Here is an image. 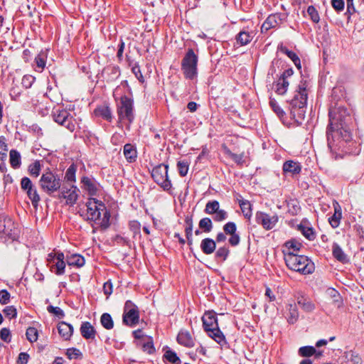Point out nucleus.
Segmentation results:
<instances>
[{"mask_svg": "<svg viewBox=\"0 0 364 364\" xmlns=\"http://www.w3.org/2000/svg\"><path fill=\"white\" fill-rule=\"evenodd\" d=\"M307 87L308 81L301 79L292 97L287 100L290 117L297 125H301L305 117L308 99Z\"/></svg>", "mask_w": 364, "mask_h": 364, "instance_id": "nucleus-2", "label": "nucleus"}, {"mask_svg": "<svg viewBox=\"0 0 364 364\" xmlns=\"http://www.w3.org/2000/svg\"><path fill=\"white\" fill-rule=\"evenodd\" d=\"M289 82L286 80H280L279 78L278 81L275 83V92L278 95H284L289 87Z\"/></svg>", "mask_w": 364, "mask_h": 364, "instance_id": "nucleus-42", "label": "nucleus"}, {"mask_svg": "<svg viewBox=\"0 0 364 364\" xmlns=\"http://www.w3.org/2000/svg\"><path fill=\"white\" fill-rule=\"evenodd\" d=\"M216 248L215 241L210 237H206L201 240L200 249L205 255H211Z\"/></svg>", "mask_w": 364, "mask_h": 364, "instance_id": "nucleus-32", "label": "nucleus"}, {"mask_svg": "<svg viewBox=\"0 0 364 364\" xmlns=\"http://www.w3.org/2000/svg\"><path fill=\"white\" fill-rule=\"evenodd\" d=\"M51 115L55 122L65 127L70 132H73L75 129V119L67 109L61 107H54Z\"/></svg>", "mask_w": 364, "mask_h": 364, "instance_id": "nucleus-12", "label": "nucleus"}, {"mask_svg": "<svg viewBox=\"0 0 364 364\" xmlns=\"http://www.w3.org/2000/svg\"><path fill=\"white\" fill-rule=\"evenodd\" d=\"M298 229L301 232L302 235L309 241H313L316 238L315 232L311 227H306L302 224L298 225Z\"/></svg>", "mask_w": 364, "mask_h": 364, "instance_id": "nucleus-40", "label": "nucleus"}, {"mask_svg": "<svg viewBox=\"0 0 364 364\" xmlns=\"http://www.w3.org/2000/svg\"><path fill=\"white\" fill-rule=\"evenodd\" d=\"M81 336L86 340H95L97 331L89 321L82 322L80 328Z\"/></svg>", "mask_w": 364, "mask_h": 364, "instance_id": "nucleus-19", "label": "nucleus"}, {"mask_svg": "<svg viewBox=\"0 0 364 364\" xmlns=\"http://www.w3.org/2000/svg\"><path fill=\"white\" fill-rule=\"evenodd\" d=\"M177 342L186 348H192L195 345L194 339L186 330H181L176 338Z\"/></svg>", "mask_w": 364, "mask_h": 364, "instance_id": "nucleus-24", "label": "nucleus"}, {"mask_svg": "<svg viewBox=\"0 0 364 364\" xmlns=\"http://www.w3.org/2000/svg\"><path fill=\"white\" fill-rule=\"evenodd\" d=\"M129 228L133 233V237H141V223L138 220H131L129 223Z\"/></svg>", "mask_w": 364, "mask_h": 364, "instance_id": "nucleus-48", "label": "nucleus"}, {"mask_svg": "<svg viewBox=\"0 0 364 364\" xmlns=\"http://www.w3.org/2000/svg\"><path fill=\"white\" fill-rule=\"evenodd\" d=\"M5 316L9 320L16 318L17 316V309L14 306H7L3 309Z\"/></svg>", "mask_w": 364, "mask_h": 364, "instance_id": "nucleus-53", "label": "nucleus"}, {"mask_svg": "<svg viewBox=\"0 0 364 364\" xmlns=\"http://www.w3.org/2000/svg\"><path fill=\"white\" fill-rule=\"evenodd\" d=\"M47 311L48 313L54 314L58 318L65 317V313L60 307L49 305L47 306Z\"/></svg>", "mask_w": 364, "mask_h": 364, "instance_id": "nucleus-57", "label": "nucleus"}, {"mask_svg": "<svg viewBox=\"0 0 364 364\" xmlns=\"http://www.w3.org/2000/svg\"><path fill=\"white\" fill-rule=\"evenodd\" d=\"M302 169L300 162L294 160H287L282 166V173L284 176H290L293 178H297Z\"/></svg>", "mask_w": 364, "mask_h": 364, "instance_id": "nucleus-16", "label": "nucleus"}, {"mask_svg": "<svg viewBox=\"0 0 364 364\" xmlns=\"http://www.w3.org/2000/svg\"><path fill=\"white\" fill-rule=\"evenodd\" d=\"M177 168L181 176L184 177L187 175L189 169V164L186 161H179L177 163Z\"/></svg>", "mask_w": 364, "mask_h": 364, "instance_id": "nucleus-51", "label": "nucleus"}, {"mask_svg": "<svg viewBox=\"0 0 364 364\" xmlns=\"http://www.w3.org/2000/svg\"><path fill=\"white\" fill-rule=\"evenodd\" d=\"M254 31L244 29L240 31L235 36L237 43L241 46H246L250 43L255 36Z\"/></svg>", "mask_w": 364, "mask_h": 364, "instance_id": "nucleus-21", "label": "nucleus"}, {"mask_svg": "<svg viewBox=\"0 0 364 364\" xmlns=\"http://www.w3.org/2000/svg\"><path fill=\"white\" fill-rule=\"evenodd\" d=\"M94 114L96 117H101L109 122H112L113 119L112 112L108 105H98L94 109Z\"/></svg>", "mask_w": 364, "mask_h": 364, "instance_id": "nucleus-20", "label": "nucleus"}, {"mask_svg": "<svg viewBox=\"0 0 364 364\" xmlns=\"http://www.w3.org/2000/svg\"><path fill=\"white\" fill-rule=\"evenodd\" d=\"M46 53L41 51L35 58V63L38 68L43 69L46 66Z\"/></svg>", "mask_w": 364, "mask_h": 364, "instance_id": "nucleus-50", "label": "nucleus"}, {"mask_svg": "<svg viewBox=\"0 0 364 364\" xmlns=\"http://www.w3.org/2000/svg\"><path fill=\"white\" fill-rule=\"evenodd\" d=\"M346 11L345 13V16L347 18L348 22L350 21V17L353 14H355L357 12V10L355 9L354 4H353V0H346Z\"/></svg>", "mask_w": 364, "mask_h": 364, "instance_id": "nucleus-55", "label": "nucleus"}, {"mask_svg": "<svg viewBox=\"0 0 364 364\" xmlns=\"http://www.w3.org/2000/svg\"><path fill=\"white\" fill-rule=\"evenodd\" d=\"M220 208V203L218 200H210L205 205V213L209 215H213Z\"/></svg>", "mask_w": 364, "mask_h": 364, "instance_id": "nucleus-47", "label": "nucleus"}, {"mask_svg": "<svg viewBox=\"0 0 364 364\" xmlns=\"http://www.w3.org/2000/svg\"><path fill=\"white\" fill-rule=\"evenodd\" d=\"M334 209V214L328 218V222L333 228H336L340 225L342 213L340 206L335 207Z\"/></svg>", "mask_w": 364, "mask_h": 364, "instance_id": "nucleus-39", "label": "nucleus"}, {"mask_svg": "<svg viewBox=\"0 0 364 364\" xmlns=\"http://www.w3.org/2000/svg\"><path fill=\"white\" fill-rule=\"evenodd\" d=\"M223 231L226 235L237 232V225L234 222H228L223 225Z\"/></svg>", "mask_w": 364, "mask_h": 364, "instance_id": "nucleus-61", "label": "nucleus"}, {"mask_svg": "<svg viewBox=\"0 0 364 364\" xmlns=\"http://www.w3.org/2000/svg\"><path fill=\"white\" fill-rule=\"evenodd\" d=\"M124 156L128 163H134L137 159V150L135 145L127 143L123 148Z\"/></svg>", "mask_w": 364, "mask_h": 364, "instance_id": "nucleus-27", "label": "nucleus"}, {"mask_svg": "<svg viewBox=\"0 0 364 364\" xmlns=\"http://www.w3.org/2000/svg\"><path fill=\"white\" fill-rule=\"evenodd\" d=\"M316 353V348L311 346H306L299 349V354L302 357H311Z\"/></svg>", "mask_w": 364, "mask_h": 364, "instance_id": "nucleus-49", "label": "nucleus"}, {"mask_svg": "<svg viewBox=\"0 0 364 364\" xmlns=\"http://www.w3.org/2000/svg\"><path fill=\"white\" fill-rule=\"evenodd\" d=\"M21 230L18 224L5 214H0V238L6 241H18L20 237Z\"/></svg>", "mask_w": 364, "mask_h": 364, "instance_id": "nucleus-8", "label": "nucleus"}, {"mask_svg": "<svg viewBox=\"0 0 364 364\" xmlns=\"http://www.w3.org/2000/svg\"><path fill=\"white\" fill-rule=\"evenodd\" d=\"M0 338L9 343L11 341V333L8 328H3L0 330Z\"/></svg>", "mask_w": 364, "mask_h": 364, "instance_id": "nucleus-63", "label": "nucleus"}, {"mask_svg": "<svg viewBox=\"0 0 364 364\" xmlns=\"http://www.w3.org/2000/svg\"><path fill=\"white\" fill-rule=\"evenodd\" d=\"M9 163L11 166L17 169L21 167V156L19 151L16 149H11L9 152Z\"/></svg>", "mask_w": 364, "mask_h": 364, "instance_id": "nucleus-36", "label": "nucleus"}, {"mask_svg": "<svg viewBox=\"0 0 364 364\" xmlns=\"http://www.w3.org/2000/svg\"><path fill=\"white\" fill-rule=\"evenodd\" d=\"M332 255L333 257L342 264H347L349 262V259L347 255L343 252L340 245L333 242L332 245Z\"/></svg>", "mask_w": 364, "mask_h": 364, "instance_id": "nucleus-29", "label": "nucleus"}, {"mask_svg": "<svg viewBox=\"0 0 364 364\" xmlns=\"http://www.w3.org/2000/svg\"><path fill=\"white\" fill-rule=\"evenodd\" d=\"M101 325L107 330H111L114 327V321L109 313H104L100 316Z\"/></svg>", "mask_w": 364, "mask_h": 364, "instance_id": "nucleus-41", "label": "nucleus"}, {"mask_svg": "<svg viewBox=\"0 0 364 364\" xmlns=\"http://www.w3.org/2000/svg\"><path fill=\"white\" fill-rule=\"evenodd\" d=\"M21 188L26 193L33 207L36 210L41 201V197L38 193L36 186L28 177L24 176L21 180Z\"/></svg>", "mask_w": 364, "mask_h": 364, "instance_id": "nucleus-13", "label": "nucleus"}, {"mask_svg": "<svg viewBox=\"0 0 364 364\" xmlns=\"http://www.w3.org/2000/svg\"><path fill=\"white\" fill-rule=\"evenodd\" d=\"M66 355L68 359H79L82 357V353L80 352V350L75 348H70L67 349L66 351Z\"/></svg>", "mask_w": 364, "mask_h": 364, "instance_id": "nucleus-54", "label": "nucleus"}, {"mask_svg": "<svg viewBox=\"0 0 364 364\" xmlns=\"http://www.w3.org/2000/svg\"><path fill=\"white\" fill-rule=\"evenodd\" d=\"M198 227L203 232L208 233L213 230V225L210 218H203L200 220Z\"/></svg>", "mask_w": 364, "mask_h": 364, "instance_id": "nucleus-43", "label": "nucleus"}, {"mask_svg": "<svg viewBox=\"0 0 364 364\" xmlns=\"http://www.w3.org/2000/svg\"><path fill=\"white\" fill-rule=\"evenodd\" d=\"M82 188L85 190L90 198L96 196L100 190V184L93 178L82 176L81 178Z\"/></svg>", "mask_w": 364, "mask_h": 364, "instance_id": "nucleus-17", "label": "nucleus"}, {"mask_svg": "<svg viewBox=\"0 0 364 364\" xmlns=\"http://www.w3.org/2000/svg\"><path fill=\"white\" fill-rule=\"evenodd\" d=\"M284 259L290 270L301 274H311L315 270L314 263L307 256L293 253V252H284Z\"/></svg>", "mask_w": 364, "mask_h": 364, "instance_id": "nucleus-5", "label": "nucleus"}, {"mask_svg": "<svg viewBox=\"0 0 364 364\" xmlns=\"http://www.w3.org/2000/svg\"><path fill=\"white\" fill-rule=\"evenodd\" d=\"M201 320L203 330L208 336L221 346L228 344L225 335L219 328L217 314L213 310L206 311Z\"/></svg>", "mask_w": 364, "mask_h": 364, "instance_id": "nucleus-6", "label": "nucleus"}, {"mask_svg": "<svg viewBox=\"0 0 364 364\" xmlns=\"http://www.w3.org/2000/svg\"><path fill=\"white\" fill-rule=\"evenodd\" d=\"M286 318L289 324H294L299 319V311L296 304H289L287 306Z\"/></svg>", "mask_w": 364, "mask_h": 364, "instance_id": "nucleus-30", "label": "nucleus"}, {"mask_svg": "<svg viewBox=\"0 0 364 364\" xmlns=\"http://www.w3.org/2000/svg\"><path fill=\"white\" fill-rule=\"evenodd\" d=\"M198 55L188 48L181 60V70L186 79L193 80L198 75Z\"/></svg>", "mask_w": 364, "mask_h": 364, "instance_id": "nucleus-9", "label": "nucleus"}, {"mask_svg": "<svg viewBox=\"0 0 364 364\" xmlns=\"http://www.w3.org/2000/svg\"><path fill=\"white\" fill-rule=\"evenodd\" d=\"M307 13H308L309 16H310L311 20L314 23L319 22L320 16H319L318 12L314 6H309L307 8Z\"/></svg>", "mask_w": 364, "mask_h": 364, "instance_id": "nucleus-56", "label": "nucleus"}, {"mask_svg": "<svg viewBox=\"0 0 364 364\" xmlns=\"http://www.w3.org/2000/svg\"><path fill=\"white\" fill-rule=\"evenodd\" d=\"M278 216L277 215H269V214L257 211L255 213V221L257 224L261 225L266 230L274 228L278 222Z\"/></svg>", "mask_w": 364, "mask_h": 364, "instance_id": "nucleus-15", "label": "nucleus"}, {"mask_svg": "<svg viewBox=\"0 0 364 364\" xmlns=\"http://www.w3.org/2000/svg\"><path fill=\"white\" fill-rule=\"evenodd\" d=\"M85 205L87 221L97 223L104 230L109 228L111 213L102 201L95 198H89Z\"/></svg>", "mask_w": 364, "mask_h": 364, "instance_id": "nucleus-4", "label": "nucleus"}, {"mask_svg": "<svg viewBox=\"0 0 364 364\" xmlns=\"http://www.w3.org/2000/svg\"><path fill=\"white\" fill-rule=\"evenodd\" d=\"M135 344L137 347H140L142 350L149 355L154 354L156 349L154 345L153 338L151 336H145L141 341H136Z\"/></svg>", "mask_w": 364, "mask_h": 364, "instance_id": "nucleus-22", "label": "nucleus"}, {"mask_svg": "<svg viewBox=\"0 0 364 364\" xmlns=\"http://www.w3.org/2000/svg\"><path fill=\"white\" fill-rule=\"evenodd\" d=\"M230 254V250L228 247L223 246L219 247L215 253V259H220L221 261L224 262L227 259L228 257V255Z\"/></svg>", "mask_w": 364, "mask_h": 364, "instance_id": "nucleus-46", "label": "nucleus"}, {"mask_svg": "<svg viewBox=\"0 0 364 364\" xmlns=\"http://www.w3.org/2000/svg\"><path fill=\"white\" fill-rule=\"evenodd\" d=\"M168 165L161 164L154 167L151 171V177L154 182L166 191H170L172 188L171 181L168 176Z\"/></svg>", "mask_w": 364, "mask_h": 364, "instance_id": "nucleus-11", "label": "nucleus"}, {"mask_svg": "<svg viewBox=\"0 0 364 364\" xmlns=\"http://www.w3.org/2000/svg\"><path fill=\"white\" fill-rule=\"evenodd\" d=\"M68 191H69V192L67 194L65 204L69 206H73L78 200L80 190L76 186L72 185L70 188H68Z\"/></svg>", "mask_w": 364, "mask_h": 364, "instance_id": "nucleus-34", "label": "nucleus"}, {"mask_svg": "<svg viewBox=\"0 0 364 364\" xmlns=\"http://www.w3.org/2000/svg\"><path fill=\"white\" fill-rule=\"evenodd\" d=\"M287 14L274 13L269 15L261 26V32L265 33L270 28H274L287 21Z\"/></svg>", "mask_w": 364, "mask_h": 364, "instance_id": "nucleus-14", "label": "nucleus"}, {"mask_svg": "<svg viewBox=\"0 0 364 364\" xmlns=\"http://www.w3.org/2000/svg\"><path fill=\"white\" fill-rule=\"evenodd\" d=\"M77 171V165L73 163L65 171V180L67 182H75V173Z\"/></svg>", "mask_w": 364, "mask_h": 364, "instance_id": "nucleus-45", "label": "nucleus"}, {"mask_svg": "<svg viewBox=\"0 0 364 364\" xmlns=\"http://www.w3.org/2000/svg\"><path fill=\"white\" fill-rule=\"evenodd\" d=\"M103 73L106 81L107 82H112L119 77L121 71L119 66L110 65L104 69Z\"/></svg>", "mask_w": 364, "mask_h": 364, "instance_id": "nucleus-23", "label": "nucleus"}, {"mask_svg": "<svg viewBox=\"0 0 364 364\" xmlns=\"http://www.w3.org/2000/svg\"><path fill=\"white\" fill-rule=\"evenodd\" d=\"M297 304L305 312H312L316 306L314 303L307 296L303 294H299L296 297Z\"/></svg>", "mask_w": 364, "mask_h": 364, "instance_id": "nucleus-26", "label": "nucleus"}, {"mask_svg": "<svg viewBox=\"0 0 364 364\" xmlns=\"http://www.w3.org/2000/svg\"><path fill=\"white\" fill-rule=\"evenodd\" d=\"M26 336L29 342H36L38 340V330L35 327H28L26 330Z\"/></svg>", "mask_w": 364, "mask_h": 364, "instance_id": "nucleus-52", "label": "nucleus"}, {"mask_svg": "<svg viewBox=\"0 0 364 364\" xmlns=\"http://www.w3.org/2000/svg\"><path fill=\"white\" fill-rule=\"evenodd\" d=\"M213 215V220L215 222H221L226 220L228 217L227 211L220 208Z\"/></svg>", "mask_w": 364, "mask_h": 364, "instance_id": "nucleus-60", "label": "nucleus"}, {"mask_svg": "<svg viewBox=\"0 0 364 364\" xmlns=\"http://www.w3.org/2000/svg\"><path fill=\"white\" fill-rule=\"evenodd\" d=\"M269 105L274 112L277 115V117L281 119L283 124H285L286 119V112L283 110L282 108L278 105L277 102L275 99L270 97L269 98Z\"/></svg>", "mask_w": 364, "mask_h": 364, "instance_id": "nucleus-37", "label": "nucleus"}, {"mask_svg": "<svg viewBox=\"0 0 364 364\" xmlns=\"http://www.w3.org/2000/svg\"><path fill=\"white\" fill-rule=\"evenodd\" d=\"M66 263L68 266L77 267L78 268L85 265V259L83 256L78 254H72L65 257Z\"/></svg>", "mask_w": 364, "mask_h": 364, "instance_id": "nucleus-31", "label": "nucleus"}, {"mask_svg": "<svg viewBox=\"0 0 364 364\" xmlns=\"http://www.w3.org/2000/svg\"><path fill=\"white\" fill-rule=\"evenodd\" d=\"M288 207H289V212L292 215H297L300 210H301V208L300 206L299 205V203L296 200H291V202H289L288 203Z\"/></svg>", "mask_w": 364, "mask_h": 364, "instance_id": "nucleus-62", "label": "nucleus"}, {"mask_svg": "<svg viewBox=\"0 0 364 364\" xmlns=\"http://www.w3.org/2000/svg\"><path fill=\"white\" fill-rule=\"evenodd\" d=\"M278 49L283 53L286 54L293 62L294 60L296 61V59L299 58L297 54L292 50H289L286 46H284L281 44Z\"/></svg>", "mask_w": 364, "mask_h": 364, "instance_id": "nucleus-59", "label": "nucleus"}, {"mask_svg": "<svg viewBox=\"0 0 364 364\" xmlns=\"http://www.w3.org/2000/svg\"><path fill=\"white\" fill-rule=\"evenodd\" d=\"M163 360L169 362L171 364H181V360L176 353L168 348L163 355Z\"/></svg>", "mask_w": 364, "mask_h": 364, "instance_id": "nucleus-38", "label": "nucleus"}, {"mask_svg": "<svg viewBox=\"0 0 364 364\" xmlns=\"http://www.w3.org/2000/svg\"><path fill=\"white\" fill-rule=\"evenodd\" d=\"M65 257L63 252L58 251L57 259L49 265L50 270L56 275L64 274L65 265L67 264L66 262H65Z\"/></svg>", "mask_w": 364, "mask_h": 364, "instance_id": "nucleus-18", "label": "nucleus"}, {"mask_svg": "<svg viewBox=\"0 0 364 364\" xmlns=\"http://www.w3.org/2000/svg\"><path fill=\"white\" fill-rule=\"evenodd\" d=\"M36 77L31 75H26L23 77L21 80V85L26 89L31 88L32 85L34 83Z\"/></svg>", "mask_w": 364, "mask_h": 364, "instance_id": "nucleus-58", "label": "nucleus"}, {"mask_svg": "<svg viewBox=\"0 0 364 364\" xmlns=\"http://www.w3.org/2000/svg\"><path fill=\"white\" fill-rule=\"evenodd\" d=\"M283 247L284 249L282 250V253L284 255V252H293V253H295L300 251L303 245L296 239L292 238L286 241Z\"/></svg>", "mask_w": 364, "mask_h": 364, "instance_id": "nucleus-33", "label": "nucleus"}, {"mask_svg": "<svg viewBox=\"0 0 364 364\" xmlns=\"http://www.w3.org/2000/svg\"><path fill=\"white\" fill-rule=\"evenodd\" d=\"M41 165L39 160H36L31 163L28 167V171L31 176L37 178L41 173Z\"/></svg>", "mask_w": 364, "mask_h": 364, "instance_id": "nucleus-44", "label": "nucleus"}, {"mask_svg": "<svg viewBox=\"0 0 364 364\" xmlns=\"http://www.w3.org/2000/svg\"><path fill=\"white\" fill-rule=\"evenodd\" d=\"M222 149L223 153L231 158L237 165H242L245 163L243 154H237L232 153L225 144H222Z\"/></svg>", "mask_w": 364, "mask_h": 364, "instance_id": "nucleus-35", "label": "nucleus"}, {"mask_svg": "<svg viewBox=\"0 0 364 364\" xmlns=\"http://www.w3.org/2000/svg\"><path fill=\"white\" fill-rule=\"evenodd\" d=\"M61 175L58 174L56 171H52L50 168H47L45 170L38 181L40 188L49 196L59 191L61 188Z\"/></svg>", "mask_w": 364, "mask_h": 364, "instance_id": "nucleus-7", "label": "nucleus"}, {"mask_svg": "<svg viewBox=\"0 0 364 364\" xmlns=\"http://www.w3.org/2000/svg\"><path fill=\"white\" fill-rule=\"evenodd\" d=\"M237 200L241 208L243 216L246 219L250 220L252 215V204L249 200H245L240 194H238V196L237 197Z\"/></svg>", "mask_w": 364, "mask_h": 364, "instance_id": "nucleus-28", "label": "nucleus"}, {"mask_svg": "<svg viewBox=\"0 0 364 364\" xmlns=\"http://www.w3.org/2000/svg\"><path fill=\"white\" fill-rule=\"evenodd\" d=\"M132 72L141 83H144L145 82L144 77L141 72V69L138 63H136L132 68Z\"/></svg>", "mask_w": 364, "mask_h": 364, "instance_id": "nucleus-64", "label": "nucleus"}, {"mask_svg": "<svg viewBox=\"0 0 364 364\" xmlns=\"http://www.w3.org/2000/svg\"><path fill=\"white\" fill-rule=\"evenodd\" d=\"M58 331L59 335L65 341L70 340V338L73 333V326L65 321H60L58 324Z\"/></svg>", "mask_w": 364, "mask_h": 364, "instance_id": "nucleus-25", "label": "nucleus"}, {"mask_svg": "<svg viewBox=\"0 0 364 364\" xmlns=\"http://www.w3.org/2000/svg\"><path fill=\"white\" fill-rule=\"evenodd\" d=\"M119 87H117L113 97L116 102L117 114L118 123L125 124L127 129H129L131 124L135 119L134 102L133 96H128L126 94L117 97Z\"/></svg>", "mask_w": 364, "mask_h": 364, "instance_id": "nucleus-3", "label": "nucleus"}, {"mask_svg": "<svg viewBox=\"0 0 364 364\" xmlns=\"http://www.w3.org/2000/svg\"><path fill=\"white\" fill-rule=\"evenodd\" d=\"M351 109L336 103L328 109L329 123L326 130L328 146L338 156L358 155L360 144L353 139L350 127L353 122Z\"/></svg>", "mask_w": 364, "mask_h": 364, "instance_id": "nucleus-1", "label": "nucleus"}, {"mask_svg": "<svg viewBox=\"0 0 364 364\" xmlns=\"http://www.w3.org/2000/svg\"><path fill=\"white\" fill-rule=\"evenodd\" d=\"M139 309L131 300L126 301L122 314V323L124 325L134 327L139 322Z\"/></svg>", "mask_w": 364, "mask_h": 364, "instance_id": "nucleus-10", "label": "nucleus"}]
</instances>
